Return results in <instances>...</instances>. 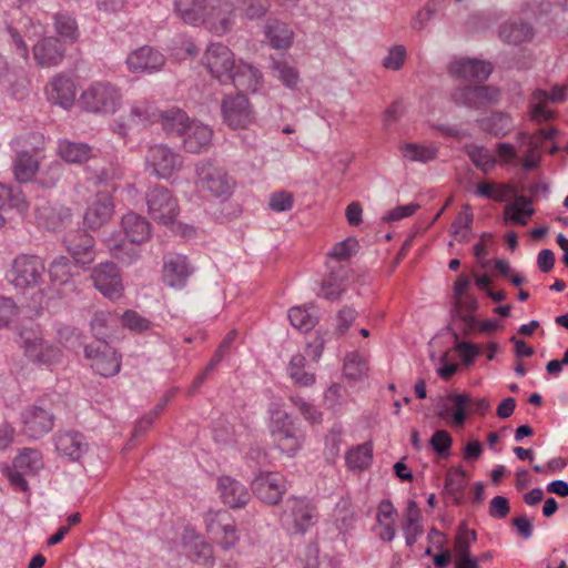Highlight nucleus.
Listing matches in <instances>:
<instances>
[{
  "mask_svg": "<svg viewBox=\"0 0 568 568\" xmlns=\"http://www.w3.org/2000/svg\"><path fill=\"white\" fill-rule=\"evenodd\" d=\"M268 415V430L274 446L290 458L296 456L304 444L305 435L295 419L277 404L271 405Z\"/></svg>",
  "mask_w": 568,
  "mask_h": 568,
  "instance_id": "nucleus-1",
  "label": "nucleus"
},
{
  "mask_svg": "<svg viewBox=\"0 0 568 568\" xmlns=\"http://www.w3.org/2000/svg\"><path fill=\"white\" fill-rule=\"evenodd\" d=\"M18 344L24 356L36 365L49 367L62 362L61 348L44 339L39 327H20Z\"/></svg>",
  "mask_w": 568,
  "mask_h": 568,
  "instance_id": "nucleus-2",
  "label": "nucleus"
},
{
  "mask_svg": "<svg viewBox=\"0 0 568 568\" xmlns=\"http://www.w3.org/2000/svg\"><path fill=\"white\" fill-rule=\"evenodd\" d=\"M196 185L201 192L207 193L221 202L231 197L235 181L223 168L201 161L196 164Z\"/></svg>",
  "mask_w": 568,
  "mask_h": 568,
  "instance_id": "nucleus-3",
  "label": "nucleus"
},
{
  "mask_svg": "<svg viewBox=\"0 0 568 568\" xmlns=\"http://www.w3.org/2000/svg\"><path fill=\"white\" fill-rule=\"evenodd\" d=\"M121 100L120 90L109 82H95L81 94L83 108L93 113L112 114Z\"/></svg>",
  "mask_w": 568,
  "mask_h": 568,
  "instance_id": "nucleus-4",
  "label": "nucleus"
},
{
  "mask_svg": "<svg viewBox=\"0 0 568 568\" xmlns=\"http://www.w3.org/2000/svg\"><path fill=\"white\" fill-rule=\"evenodd\" d=\"M45 265L38 255L20 254L11 265L9 281L17 288L34 287L42 282Z\"/></svg>",
  "mask_w": 568,
  "mask_h": 568,
  "instance_id": "nucleus-5",
  "label": "nucleus"
},
{
  "mask_svg": "<svg viewBox=\"0 0 568 568\" xmlns=\"http://www.w3.org/2000/svg\"><path fill=\"white\" fill-rule=\"evenodd\" d=\"M84 355L90 361L92 369L103 377H111L120 372L121 356L105 341L87 345Z\"/></svg>",
  "mask_w": 568,
  "mask_h": 568,
  "instance_id": "nucleus-6",
  "label": "nucleus"
},
{
  "mask_svg": "<svg viewBox=\"0 0 568 568\" xmlns=\"http://www.w3.org/2000/svg\"><path fill=\"white\" fill-rule=\"evenodd\" d=\"M202 63L222 84L229 83L231 72L235 68L233 52L222 43H211L206 48Z\"/></svg>",
  "mask_w": 568,
  "mask_h": 568,
  "instance_id": "nucleus-7",
  "label": "nucleus"
},
{
  "mask_svg": "<svg viewBox=\"0 0 568 568\" xmlns=\"http://www.w3.org/2000/svg\"><path fill=\"white\" fill-rule=\"evenodd\" d=\"M146 166L160 179H169L182 166V158L165 144L150 146L145 158Z\"/></svg>",
  "mask_w": 568,
  "mask_h": 568,
  "instance_id": "nucleus-8",
  "label": "nucleus"
},
{
  "mask_svg": "<svg viewBox=\"0 0 568 568\" xmlns=\"http://www.w3.org/2000/svg\"><path fill=\"white\" fill-rule=\"evenodd\" d=\"M500 90L493 85L459 87L452 92L455 104L479 110L499 101Z\"/></svg>",
  "mask_w": 568,
  "mask_h": 568,
  "instance_id": "nucleus-9",
  "label": "nucleus"
},
{
  "mask_svg": "<svg viewBox=\"0 0 568 568\" xmlns=\"http://www.w3.org/2000/svg\"><path fill=\"white\" fill-rule=\"evenodd\" d=\"M91 280L94 287L110 300L122 296L124 286L121 274L113 262H103L92 268Z\"/></svg>",
  "mask_w": 568,
  "mask_h": 568,
  "instance_id": "nucleus-10",
  "label": "nucleus"
},
{
  "mask_svg": "<svg viewBox=\"0 0 568 568\" xmlns=\"http://www.w3.org/2000/svg\"><path fill=\"white\" fill-rule=\"evenodd\" d=\"M146 204L151 217L163 224L172 223L179 212L176 200L163 186H154L146 193Z\"/></svg>",
  "mask_w": 568,
  "mask_h": 568,
  "instance_id": "nucleus-11",
  "label": "nucleus"
},
{
  "mask_svg": "<svg viewBox=\"0 0 568 568\" xmlns=\"http://www.w3.org/2000/svg\"><path fill=\"white\" fill-rule=\"evenodd\" d=\"M194 271L195 267L185 255L169 253L163 257L162 277L163 283L169 287L184 288Z\"/></svg>",
  "mask_w": 568,
  "mask_h": 568,
  "instance_id": "nucleus-12",
  "label": "nucleus"
},
{
  "mask_svg": "<svg viewBox=\"0 0 568 568\" xmlns=\"http://www.w3.org/2000/svg\"><path fill=\"white\" fill-rule=\"evenodd\" d=\"M21 423L27 437L39 439L53 429L54 415L42 406L31 405L21 413Z\"/></svg>",
  "mask_w": 568,
  "mask_h": 568,
  "instance_id": "nucleus-13",
  "label": "nucleus"
},
{
  "mask_svg": "<svg viewBox=\"0 0 568 568\" xmlns=\"http://www.w3.org/2000/svg\"><path fill=\"white\" fill-rule=\"evenodd\" d=\"M252 490L263 503L276 505L286 490V481L280 473L261 471L252 480Z\"/></svg>",
  "mask_w": 568,
  "mask_h": 568,
  "instance_id": "nucleus-14",
  "label": "nucleus"
},
{
  "mask_svg": "<svg viewBox=\"0 0 568 568\" xmlns=\"http://www.w3.org/2000/svg\"><path fill=\"white\" fill-rule=\"evenodd\" d=\"M222 114L224 122L233 129H244L255 119L248 99L242 93L223 100Z\"/></svg>",
  "mask_w": 568,
  "mask_h": 568,
  "instance_id": "nucleus-15",
  "label": "nucleus"
},
{
  "mask_svg": "<svg viewBox=\"0 0 568 568\" xmlns=\"http://www.w3.org/2000/svg\"><path fill=\"white\" fill-rule=\"evenodd\" d=\"M286 507L285 518L294 532L303 535L316 523V509L306 499L290 498Z\"/></svg>",
  "mask_w": 568,
  "mask_h": 568,
  "instance_id": "nucleus-16",
  "label": "nucleus"
},
{
  "mask_svg": "<svg viewBox=\"0 0 568 568\" xmlns=\"http://www.w3.org/2000/svg\"><path fill=\"white\" fill-rule=\"evenodd\" d=\"M64 244L75 264L85 266L94 261V239L87 232L82 230L69 232L64 237Z\"/></svg>",
  "mask_w": 568,
  "mask_h": 568,
  "instance_id": "nucleus-17",
  "label": "nucleus"
},
{
  "mask_svg": "<svg viewBox=\"0 0 568 568\" xmlns=\"http://www.w3.org/2000/svg\"><path fill=\"white\" fill-rule=\"evenodd\" d=\"M165 64V57L152 47H141L131 52L126 58V65L131 72H155Z\"/></svg>",
  "mask_w": 568,
  "mask_h": 568,
  "instance_id": "nucleus-18",
  "label": "nucleus"
},
{
  "mask_svg": "<svg viewBox=\"0 0 568 568\" xmlns=\"http://www.w3.org/2000/svg\"><path fill=\"white\" fill-rule=\"evenodd\" d=\"M233 4L227 0H217L212 4H207L204 24L206 28L222 36L227 32L233 24Z\"/></svg>",
  "mask_w": 568,
  "mask_h": 568,
  "instance_id": "nucleus-19",
  "label": "nucleus"
},
{
  "mask_svg": "<svg viewBox=\"0 0 568 568\" xmlns=\"http://www.w3.org/2000/svg\"><path fill=\"white\" fill-rule=\"evenodd\" d=\"M181 138L184 150L197 154L209 150L213 131L209 125L192 120Z\"/></svg>",
  "mask_w": 568,
  "mask_h": 568,
  "instance_id": "nucleus-20",
  "label": "nucleus"
},
{
  "mask_svg": "<svg viewBox=\"0 0 568 568\" xmlns=\"http://www.w3.org/2000/svg\"><path fill=\"white\" fill-rule=\"evenodd\" d=\"M114 212L112 197L108 193H98L84 213V224L89 229L98 230L106 224Z\"/></svg>",
  "mask_w": 568,
  "mask_h": 568,
  "instance_id": "nucleus-21",
  "label": "nucleus"
},
{
  "mask_svg": "<svg viewBox=\"0 0 568 568\" xmlns=\"http://www.w3.org/2000/svg\"><path fill=\"white\" fill-rule=\"evenodd\" d=\"M71 219L70 209L49 202L36 206V221L47 231H58Z\"/></svg>",
  "mask_w": 568,
  "mask_h": 568,
  "instance_id": "nucleus-22",
  "label": "nucleus"
},
{
  "mask_svg": "<svg viewBox=\"0 0 568 568\" xmlns=\"http://www.w3.org/2000/svg\"><path fill=\"white\" fill-rule=\"evenodd\" d=\"M449 73L465 80L485 81L493 72L489 62L476 59H459L449 64Z\"/></svg>",
  "mask_w": 568,
  "mask_h": 568,
  "instance_id": "nucleus-23",
  "label": "nucleus"
},
{
  "mask_svg": "<svg viewBox=\"0 0 568 568\" xmlns=\"http://www.w3.org/2000/svg\"><path fill=\"white\" fill-rule=\"evenodd\" d=\"M240 92H256L263 83V75L252 64L240 61L231 72L230 81Z\"/></svg>",
  "mask_w": 568,
  "mask_h": 568,
  "instance_id": "nucleus-24",
  "label": "nucleus"
},
{
  "mask_svg": "<svg viewBox=\"0 0 568 568\" xmlns=\"http://www.w3.org/2000/svg\"><path fill=\"white\" fill-rule=\"evenodd\" d=\"M104 244L110 255L123 266H131L141 257V252L136 247L138 243H132L121 237L120 234H111L104 239Z\"/></svg>",
  "mask_w": 568,
  "mask_h": 568,
  "instance_id": "nucleus-25",
  "label": "nucleus"
},
{
  "mask_svg": "<svg viewBox=\"0 0 568 568\" xmlns=\"http://www.w3.org/2000/svg\"><path fill=\"white\" fill-rule=\"evenodd\" d=\"M54 444L57 452L70 460H79L88 449L83 435L74 430L59 432Z\"/></svg>",
  "mask_w": 568,
  "mask_h": 568,
  "instance_id": "nucleus-26",
  "label": "nucleus"
},
{
  "mask_svg": "<svg viewBox=\"0 0 568 568\" xmlns=\"http://www.w3.org/2000/svg\"><path fill=\"white\" fill-rule=\"evenodd\" d=\"M219 490L223 503L232 508H241L251 499L247 488L239 480L229 476L219 478Z\"/></svg>",
  "mask_w": 568,
  "mask_h": 568,
  "instance_id": "nucleus-27",
  "label": "nucleus"
},
{
  "mask_svg": "<svg viewBox=\"0 0 568 568\" xmlns=\"http://www.w3.org/2000/svg\"><path fill=\"white\" fill-rule=\"evenodd\" d=\"M33 57L41 67H54L62 62L64 48L57 38L48 37L33 45Z\"/></svg>",
  "mask_w": 568,
  "mask_h": 568,
  "instance_id": "nucleus-28",
  "label": "nucleus"
},
{
  "mask_svg": "<svg viewBox=\"0 0 568 568\" xmlns=\"http://www.w3.org/2000/svg\"><path fill=\"white\" fill-rule=\"evenodd\" d=\"M160 111L148 101H140L131 106L128 120L118 124L115 130L119 134L125 135L132 125L153 123L159 121Z\"/></svg>",
  "mask_w": 568,
  "mask_h": 568,
  "instance_id": "nucleus-29",
  "label": "nucleus"
},
{
  "mask_svg": "<svg viewBox=\"0 0 568 568\" xmlns=\"http://www.w3.org/2000/svg\"><path fill=\"white\" fill-rule=\"evenodd\" d=\"M49 99L54 103L70 108L75 100V88L73 81L62 74L55 75L48 87Z\"/></svg>",
  "mask_w": 568,
  "mask_h": 568,
  "instance_id": "nucleus-30",
  "label": "nucleus"
},
{
  "mask_svg": "<svg viewBox=\"0 0 568 568\" xmlns=\"http://www.w3.org/2000/svg\"><path fill=\"white\" fill-rule=\"evenodd\" d=\"M122 230L132 243H143L151 236V225L145 217L134 213H126L121 221Z\"/></svg>",
  "mask_w": 568,
  "mask_h": 568,
  "instance_id": "nucleus-31",
  "label": "nucleus"
},
{
  "mask_svg": "<svg viewBox=\"0 0 568 568\" xmlns=\"http://www.w3.org/2000/svg\"><path fill=\"white\" fill-rule=\"evenodd\" d=\"M515 201L508 203L504 207V220L506 223H514L518 225H526L527 219L535 214L531 207V199L525 195H514Z\"/></svg>",
  "mask_w": 568,
  "mask_h": 568,
  "instance_id": "nucleus-32",
  "label": "nucleus"
},
{
  "mask_svg": "<svg viewBox=\"0 0 568 568\" xmlns=\"http://www.w3.org/2000/svg\"><path fill=\"white\" fill-rule=\"evenodd\" d=\"M175 11L189 24L204 23L207 11L206 0H176Z\"/></svg>",
  "mask_w": 568,
  "mask_h": 568,
  "instance_id": "nucleus-33",
  "label": "nucleus"
},
{
  "mask_svg": "<svg viewBox=\"0 0 568 568\" xmlns=\"http://www.w3.org/2000/svg\"><path fill=\"white\" fill-rule=\"evenodd\" d=\"M159 121L165 132L181 136L192 120L184 111L172 108L160 111Z\"/></svg>",
  "mask_w": 568,
  "mask_h": 568,
  "instance_id": "nucleus-34",
  "label": "nucleus"
},
{
  "mask_svg": "<svg viewBox=\"0 0 568 568\" xmlns=\"http://www.w3.org/2000/svg\"><path fill=\"white\" fill-rule=\"evenodd\" d=\"M531 37L530 26L523 21L506 22L499 29V38L508 44H519L530 40Z\"/></svg>",
  "mask_w": 568,
  "mask_h": 568,
  "instance_id": "nucleus-35",
  "label": "nucleus"
},
{
  "mask_svg": "<svg viewBox=\"0 0 568 568\" xmlns=\"http://www.w3.org/2000/svg\"><path fill=\"white\" fill-rule=\"evenodd\" d=\"M12 466L18 468V470H22L27 475H36L44 466L43 456L38 449L23 448L14 458Z\"/></svg>",
  "mask_w": 568,
  "mask_h": 568,
  "instance_id": "nucleus-36",
  "label": "nucleus"
},
{
  "mask_svg": "<svg viewBox=\"0 0 568 568\" xmlns=\"http://www.w3.org/2000/svg\"><path fill=\"white\" fill-rule=\"evenodd\" d=\"M29 209V203L19 187H11L0 183V210H16L24 214Z\"/></svg>",
  "mask_w": 568,
  "mask_h": 568,
  "instance_id": "nucleus-37",
  "label": "nucleus"
},
{
  "mask_svg": "<svg viewBox=\"0 0 568 568\" xmlns=\"http://www.w3.org/2000/svg\"><path fill=\"white\" fill-rule=\"evenodd\" d=\"M59 154L69 163H83L92 156V149L85 143L63 140L59 142Z\"/></svg>",
  "mask_w": 568,
  "mask_h": 568,
  "instance_id": "nucleus-38",
  "label": "nucleus"
},
{
  "mask_svg": "<svg viewBox=\"0 0 568 568\" xmlns=\"http://www.w3.org/2000/svg\"><path fill=\"white\" fill-rule=\"evenodd\" d=\"M480 129L493 134L496 138L505 136L513 129L511 119L504 113L494 112L489 116L477 121Z\"/></svg>",
  "mask_w": 568,
  "mask_h": 568,
  "instance_id": "nucleus-39",
  "label": "nucleus"
},
{
  "mask_svg": "<svg viewBox=\"0 0 568 568\" xmlns=\"http://www.w3.org/2000/svg\"><path fill=\"white\" fill-rule=\"evenodd\" d=\"M517 140L526 146L525 156L521 160L523 168L527 171L536 169L540 161V140L537 138V135H527L524 132H519L517 134Z\"/></svg>",
  "mask_w": 568,
  "mask_h": 568,
  "instance_id": "nucleus-40",
  "label": "nucleus"
},
{
  "mask_svg": "<svg viewBox=\"0 0 568 568\" xmlns=\"http://www.w3.org/2000/svg\"><path fill=\"white\" fill-rule=\"evenodd\" d=\"M39 169L38 161L28 152L18 153L13 163V173L20 183L30 181Z\"/></svg>",
  "mask_w": 568,
  "mask_h": 568,
  "instance_id": "nucleus-41",
  "label": "nucleus"
},
{
  "mask_svg": "<svg viewBox=\"0 0 568 568\" xmlns=\"http://www.w3.org/2000/svg\"><path fill=\"white\" fill-rule=\"evenodd\" d=\"M291 324L302 332L311 331L317 323V316L313 305L308 307L295 306L288 311Z\"/></svg>",
  "mask_w": 568,
  "mask_h": 568,
  "instance_id": "nucleus-42",
  "label": "nucleus"
},
{
  "mask_svg": "<svg viewBox=\"0 0 568 568\" xmlns=\"http://www.w3.org/2000/svg\"><path fill=\"white\" fill-rule=\"evenodd\" d=\"M48 273L51 282L62 285L73 277L74 265L67 256L59 255L50 263Z\"/></svg>",
  "mask_w": 568,
  "mask_h": 568,
  "instance_id": "nucleus-43",
  "label": "nucleus"
},
{
  "mask_svg": "<svg viewBox=\"0 0 568 568\" xmlns=\"http://www.w3.org/2000/svg\"><path fill=\"white\" fill-rule=\"evenodd\" d=\"M266 37L275 49H286L292 43L293 32L280 21L270 22L266 26Z\"/></svg>",
  "mask_w": 568,
  "mask_h": 568,
  "instance_id": "nucleus-44",
  "label": "nucleus"
},
{
  "mask_svg": "<svg viewBox=\"0 0 568 568\" xmlns=\"http://www.w3.org/2000/svg\"><path fill=\"white\" fill-rule=\"evenodd\" d=\"M346 464L351 469H365L367 468L373 458L372 443H364L356 447L351 448L346 453Z\"/></svg>",
  "mask_w": 568,
  "mask_h": 568,
  "instance_id": "nucleus-45",
  "label": "nucleus"
},
{
  "mask_svg": "<svg viewBox=\"0 0 568 568\" xmlns=\"http://www.w3.org/2000/svg\"><path fill=\"white\" fill-rule=\"evenodd\" d=\"M305 362L306 359L302 354H295L287 366L290 377L298 386H311L315 382L314 374L304 371Z\"/></svg>",
  "mask_w": 568,
  "mask_h": 568,
  "instance_id": "nucleus-46",
  "label": "nucleus"
},
{
  "mask_svg": "<svg viewBox=\"0 0 568 568\" xmlns=\"http://www.w3.org/2000/svg\"><path fill=\"white\" fill-rule=\"evenodd\" d=\"M403 158L412 162H429L437 156V148L426 146L417 143H405L399 148Z\"/></svg>",
  "mask_w": 568,
  "mask_h": 568,
  "instance_id": "nucleus-47",
  "label": "nucleus"
},
{
  "mask_svg": "<svg viewBox=\"0 0 568 568\" xmlns=\"http://www.w3.org/2000/svg\"><path fill=\"white\" fill-rule=\"evenodd\" d=\"M422 514L415 500H408L406 510L404 513L403 532L404 535L424 534L423 525L420 524Z\"/></svg>",
  "mask_w": 568,
  "mask_h": 568,
  "instance_id": "nucleus-48",
  "label": "nucleus"
},
{
  "mask_svg": "<svg viewBox=\"0 0 568 568\" xmlns=\"http://www.w3.org/2000/svg\"><path fill=\"white\" fill-rule=\"evenodd\" d=\"M273 75L286 88L295 89L300 82L298 72L284 60H273L271 65Z\"/></svg>",
  "mask_w": 568,
  "mask_h": 568,
  "instance_id": "nucleus-49",
  "label": "nucleus"
},
{
  "mask_svg": "<svg viewBox=\"0 0 568 568\" xmlns=\"http://www.w3.org/2000/svg\"><path fill=\"white\" fill-rule=\"evenodd\" d=\"M474 220V215L471 212V209L468 204H465L460 211V213L457 215L455 221L452 224L450 232L452 235L458 241V242H467L469 239L468 231L471 226Z\"/></svg>",
  "mask_w": 568,
  "mask_h": 568,
  "instance_id": "nucleus-50",
  "label": "nucleus"
},
{
  "mask_svg": "<svg viewBox=\"0 0 568 568\" xmlns=\"http://www.w3.org/2000/svg\"><path fill=\"white\" fill-rule=\"evenodd\" d=\"M466 154L469 156L476 168L484 172H488L494 169L496 159L490 152L484 146L476 144H469L465 146Z\"/></svg>",
  "mask_w": 568,
  "mask_h": 568,
  "instance_id": "nucleus-51",
  "label": "nucleus"
},
{
  "mask_svg": "<svg viewBox=\"0 0 568 568\" xmlns=\"http://www.w3.org/2000/svg\"><path fill=\"white\" fill-rule=\"evenodd\" d=\"M467 479L468 474L462 467H454L446 475L445 490L458 500L464 491Z\"/></svg>",
  "mask_w": 568,
  "mask_h": 568,
  "instance_id": "nucleus-52",
  "label": "nucleus"
},
{
  "mask_svg": "<svg viewBox=\"0 0 568 568\" xmlns=\"http://www.w3.org/2000/svg\"><path fill=\"white\" fill-rule=\"evenodd\" d=\"M367 369V363L362 355L355 352L346 355L343 366L346 378L358 381L366 374Z\"/></svg>",
  "mask_w": 568,
  "mask_h": 568,
  "instance_id": "nucleus-53",
  "label": "nucleus"
},
{
  "mask_svg": "<svg viewBox=\"0 0 568 568\" xmlns=\"http://www.w3.org/2000/svg\"><path fill=\"white\" fill-rule=\"evenodd\" d=\"M447 399L455 408L453 414L454 424L463 426L467 417V409H469L471 397L466 393H450L448 394Z\"/></svg>",
  "mask_w": 568,
  "mask_h": 568,
  "instance_id": "nucleus-54",
  "label": "nucleus"
},
{
  "mask_svg": "<svg viewBox=\"0 0 568 568\" xmlns=\"http://www.w3.org/2000/svg\"><path fill=\"white\" fill-rule=\"evenodd\" d=\"M54 28L58 34L65 40L74 41L78 38L77 21L68 13H57L54 16Z\"/></svg>",
  "mask_w": 568,
  "mask_h": 568,
  "instance_id": "nucleus-55",
  "label": "nucleus"
},
{
  "mask_svg": "<svg viewBox=\"0 0 568 568\" xmlns=\"http://www.w3.org/2000/svg\"><path fill=\"white\" fill-rule=\"evenodd\" d=\"M57 334L59 342L68 349L75 351L84 342L82 332L72 326L63 325L58 328Z\"/></svg>",
  "mask_w": 568,
  "mask_h": 568,
  "instance_id": "nucleus-56",
  "label": "nucleus"
},
{
  "mask_svg": "<svg viewBox=\"0 0 568 568\" xmlns=\"http://www.w3.org/2000/svg\"><path fill=\"white\" fill-rule=\"evenodd\" d=\"M226 521H230V515L225 510H209L204 515L206 530L212 535L213 539L222 535V528Z\"/></svg>",
  "mask_w": 568,
  "mask_h": 568,
  "instance_id": "nucleus-57",
  "label": "nucleus"
},
{
  "mask_svg": "<svg viewBox=\"0 0 568 568\" xmlns=\"http://www.w3.org/2000/svg\"><path fill=\"white\" fill-rule=\"evenodd\" d=\"M345 291L344 281L335 273H331L322 284L321 295L329 301H337Z\"/></svg>",
  "mask_w": 568,
  "mask_h": 568,
  "instance_id": "nucleus-58",
  "label": "nucleus"
},
{
  "mask_svg": "<svg viewBox=\"0 0 568 568\" xmlns=\"http://www.w3.org/2000/svg\"><path fill=\"white\" fill-rule=\"evenodd\" d=\"M122 324L135 333H143L152 328L153 324L148 318L133 310H128L122 315Z\"/></svg>",
  "mask_w": 568,
  "mask_h": 568,
  "instance_id": "nucleus-59",
  "label": "nucleus"
},
{
  "mask_svg": "<svg viewBox=\"0 0 568 568\" xmlns=\"http://www.w3.org/2000/svg\"><path fill=\"white\" fill-rule=\"evenodd\" d=\"M436 0L427 2L420 10H418L412 18L410 28L415 31H422L426 28L427 23L435 17L437 12Z\"/></svg>",
  "mask_w": 568,
  "mask_h": 568,
  "instance_id": "nucleus-60",
  "label": "nucleus"
},
{
  "mask_svg": "<svg viewBox=\"0 0 568 568\" xmlns=\"http://www.w3.org/2000/svg\"><path fill=\"white\" fill-rule=\"evenodd\" d=\"M290 400L298 409L304 419L307 420L308 423L320 424L322 422L323 414L313 404L297 396H292Z\"/></svg>",
  "mask_w": 568,
  "mask_h": 568,
  "instance_id": "nucleus-61",
  "label": "nucleus"
},
{
  "mask_svg": "<svg viewBox=\"0 0 568 568\" xmlns=\"http://www.w3.org/2000/svg\"><path fill=\"white\" fill-rule=\"evenodd\" d=\"M270 0H242L241 10L248 19H260L268 11Z\"/></svg>",
  "mask_w": 568,
  "mask_h": 568,
  "instance_id": "nucleus-62",
  "label": "nucleus"
},
{
  "mask_svg": "<svg viewBox=\"0 0 568 568\" xmlns=\"http://www.w3.org/2000/svg\"><path fill=\"white\" fill-rule=\"evenodd\" d=\"M189 556L194 562L206 565L212 559V548L207 542L196 537L189 550Z\"/></svg>",
  "mask_w": 568,
  "mask_h": 568,
  "instance_id": "nucleus-63",
  "label": "nucleus"
},
{
  "mask_svg": "<svg viewBox=\"0 0 568 568\" xmlns=\"http://www.w3.org/2000/svg\"><path fill=\"white\" fill-rule=\"evenodd\" d=\"M358 242L354 237H348L342 242L336 243L329 251L328 256L338 261L349 258L357 250Z\"/></svg>",
  "mask_w": 568,
  "mask_h": 568,
  "instance_id": "nucleus-64",
  "label": "nucleus"
}]
</instances>
